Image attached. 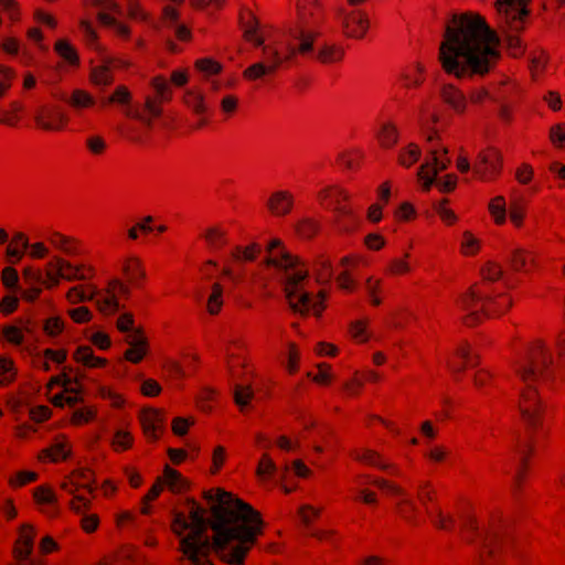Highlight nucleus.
<instances>
[{"label":"nucleus","mask_w":565,"mask_h":565,"mask_svg":"<svg viewBox=\"0 0 565 565\" xmlns=\"http://www.w3.org/2000/svg\"><path fill=\"white\" fill-rule=\"evenodd\" d=\"M212 503L213 537L209 535L210 522L203 508L188 500L189 518L174 516L173 531L180 540L183 555L193 565H213L210 555L215 552L227 564L241 565L262 533L263 521L257 511L231 493L216 490L205 493Z\"/></svg>","instance_id":"obj_1"},{"label":"nucleus","mask_w":565,"mask_h":565,"mask_svg":"<svg viewBox=\"0 0 565 565\" xmlns=\"http://www.w3.org/2000/svg\"><path fill=\"white\" fill-rule=\"evenodd\" d=\"M499 38L486 21L473 14H455L445 28L439 60L457 77L483 75L499 57Z\"/></svg>","instance_id":"obj_2"},{"label":"nucleus","mask_w":565,"mask_h":565,"mask_svg":"<svg viewBox=\"0 0 565 565\" xmlns=\"http://www.w3.org/2000/svg\"><path fill=\"white\" fill-rule=\"evenodd\" d=\"M317 0H299L298 20L287 26L276 39L265 44L257 35V23H244V35L255 46L262 49V60L248 66L243 75L248 81L262 79L274 74L285 63H290L297 54L313 52L315 40L319 36L318 20L315 15Z\"/></svg>","instance_id":"obj_3"},{"label":"nucleus","mask_w":565,"mask_h":565,"mask_svg":"<svg viewBox=\"0 0 565 565\" xmlns=\"http://www.w3.org/2000/svg\"><path fill=\"white\" fill-rule=\"evenodd\" d=\"M514 370L524 384L519 407L530 434L541 425L542 420L543 408L536 394L535 383L539 380L545 381L553 376V356L542 341H536L527 347L526 351L514 362Z\"/></svg>","instance_id":"obj_4"},{"label":"nucleus","mask_w":565,"mask_h":565,"mask_svg":"<svg viewBox=\"0 0 565 565\" xmlns=\"http://www.w3.org/2000/svg\"><path fill=\"white\" fill-rule=\"evenodd\" d=\"M267 250L269 256L263 263L277 269L278 280L284 287L292 311L301 315L312 311L315 315H320L323 310L324 295L320 292L318 298H313L311 292L305 290L308 270L302 266L301 260L281 247V242L277 238L269 242Z\"/></svg>","instance_id":"obj_5"},{"label":"nucleus","mask_w":565,"mask_h":565,"mask_svg":"<svg viewBox=\"0 0 565 565\" xmlns=\"http://www.w3.org/2000/svg\"><path fill=\"white\" fill-rule=\"evenodd\" d=\"M483 284L481 288H470L465 295L458 299L460 309L465 312V323L472 326L481 321L482 318L490 316L491 312H500L501 307L504 309L511 306L508 299L503 305L495 300L494 291L490 289V285L502 278L503 271L499 265L489 262L481 269Z\"/></svg>","instance_id":"obj_6"},{"label":"nucleus","mask_w":565,"mask_h":565,"mask_svg":"<svg viewBox=\"0 0 565 565\" xmlns=\"http://www.w3.org/2000/svg\"><path fill=\"white\" fill-rule=\"evenodd\" d=\"M530 0H497V10L502 28L518 32L523 29L529 14Z\"/></svg>","instance_id":"obj_7"},{"label":"nucleus","mask_w":565,"mask_h":565,"mask_svg":"<svg viewBox=\"0 0 565 565\" xmlns=\"http://www.w3.org/2000/svg\"><path fill=\"white\" fill-rule=\"evenodd\" d=\"M34 121L44 131L57 132L66 128L70 118L58 106L43 105L38 108Z\"/></svg>","instance_id":"obj_8"},{"label":"nucleus","mask_w":565,"mask_h":565,"mask_svg":"<svg viewBox=\"0 0 565 565\" xmlns=\"http://www.w3.org/2000/svg\"><path fill=\"white\" fill-rule=\"evenodd\" d=\"M431 162H426L420 166L418 170V178L423 182V189L429 191L431 185L436 182V175L439 171L447 169L449 160L444 159L441 154L447 153L444 147H431L429 150Z\"/></svg>","instance_id":"obj_9"},{"label":"nucleus","mask_w":565,"mask_h":565,"mask_svg":"<svg viewBox=\"0 0 565 565\" xmlns=\"http://www.w3.org/2000/svg\"><path fill=\"white\" fill-rule=\"evenodd\" d=\"M128 294V287L119 279L109 281L105 292L96 294V303L100 313L105 316L114 315L119 309V296Z\"/></svg>","instance_id":"obj_10"},{"label":"nucleus","mask_w":565,"mask_h":565,"mask_svg":"<svg viewBox=\"0 0 565 565\" xmlns=\"http://www.w3.org/2000/svg\"><path fill=\"white\" fill-rule=\"evenodd\" d=\"M339 18L347 36L362 39L369 29V19L366 14L360 10L350 12L341 10Z\"/></svg>","instance_id":"obj_11"},{"label":"nucleus","mask_w":565,"mask_h":565,"mask_svg":"<svg viewBox=\"0 0 565 565\" xmlns=\"http://www.w3.org/2000/svg\"><path fill=\"white\" fill-rule=\"evenodd\" d=\"M372 483L375 484L376 487H379L381 490H383L385 493H387L390 495L399 497L401 498V500L398 502L399 514L408 522H412V523L415 522L413 514L417 511V507L414 503V501H412L406 495V493L404 492V490L402 488L397 487L394 483L388 482L385 479H374V480H372Z\"/></svg>","instance_id":"obj_12"},{"label":"nucleus","mask_w":565,"mask_h":565,"mask_svg":"<svg viewBox=\"0 0 565 565\" xmlns=\"http://www.w3.org/2000/svg\"><path fill=\"white\" fill-rule=\"evenodd\" d=\"M465 526L467 531L471 533V537L468 540L472 542L476 539H480L482 547L487 551L489 557H493L503 540L502 534L497 530L481 531L477 522L472 519L467 520Z\"/></svg>","instance_id":"obj_13"},{"label":"nucleus","mask_w":565,"mask_h":565,"mask_svg":"<svg viewBox=\"0 0 565 565\" xmlns=\"http://www.w3.org/2000/svg\"><path fill=\"white\" fill-rule=\"evenodd\" d=\"M105 104L122 106V114L127 119H140L141 114L138 104H132V95L127 86L118 85Z\"/></svg>","instance_id":"obj_14"},{"label":"nucleus","mask_w":565,"mask_h":565,"mask_svg":"<svg viewBox=\"0 0 565 565\" xmlns=\"http://www.w3.org/2000/svg\"><path fill=\"white\" fill-rule=\"evenodd\" d=\"M143 437L156 440L166 428V419L160 409L143 405Z\"/></svg>","instance_id":"obj_15"},{"label":"nucleus","mask_w":565,"mask_h":565,"mask_svg":"<svg viewBox=\"0 0 565 565\" xmlns=\"http://www.w3.org/2000/svg\"><path fill=\"white\" fill-rule=\"evenodd\" d=\"M47 241L55 249H58L67 256H76L82 253V243L77 238L64 235L60 232L51 233Z\"/></svg>","instance_id":"obj_16"},{"label":"nucleus","mask_w":565,"mask_h":565,"mask_svg":"<svg viewBox=\"0 0 565 565\" xmlns=\"http://www.w3.org/2000/svg\"><path fill=\"white\" fill-rule=\"evenodd\" d=\"M70 454L71 447L67 437L65 435H60L50 447L40 452L39 459H49L52 462H60L66 460Z\"/></svg>","instance_id":"obj_17"},{"label":"nucleus","mask_w":565,"mask_h":565,"mask_svg":"<svg viewBox=\"0 0 565 565\" xmlns=\"http://www.w3.org/2000/svg\"><path fill=\"white\" fill-rule=\"evenodd\" d=\"M45 279L43 286L53 289L58 286L61 279H65L64 258L54 256L45 265Z\"/></svg>","instance_id":"obj_18"},{"label":"nucleus","mask_w":565,"mask_h":565,"mask_svg":"<svg viewBox=\"0 0 565 565\" xmlns=\"http://www.w3.org/2000/svg\"><path fill=\"white\" fill-rule=\"evenodd\" d=\"M73 359L75 362L88 369H103L108 364V360L106 358L96 356L89 345H79L74 351Z\"/></svg>","instance_id":"obj_19"},{"label":"nucleus","mask_w":565,"mask_h":565,"mask_svg":"<svg viewBox=\"0 0 565 565\" xmlns=\"http://www.w3.org/2000/svg\"><path fill=\"white\" fill-rule=\"evenodd\" d=\"M162 20L167 28L174 31L175 36L181 41H188L191 38L190 30L179 23V13L172 7H164L162 12Z\"/></svg>","instance_id":"obj_20"},{"label":"nucleus","mask_w":565,"mask_h":565,"mask_svg":"<svg viewBox=\"0 0 565 565\" xmlns=\"http://www.w3.org/2000/svg\"><path fill=\"white\" fill-rule=\"evenodd\" d=\"M64 274L65 280H90L96 275V269L92 265L78 264L73 265L71 262L64 259Z\"/></svg>","instance_id":"obj_21"},{"label":"nucleus","mask_w":565,"mask_h":565,"mask_svg":"<svg viewBox=\"0 0 565 565\" xmlns=\"http://www.w3.org/2000/svg\"><path fill=\"white\" fill-rule=\"evenodd\" d=\"M29 247V238L22 233H15L7 246V257L12 264L20 262Z\"/></svg>","instance_id":"obj_22"},{"label":"nucleus","mask_w":565,"mask_h":565,"mask_svg":"<svg viewBox=\"0 0 565 565\" xmlns=\"http://www.w3.org/2000/svg\"><path fill=\"white\" fill-rule=\"evenodd\" d=\"M499 161L500 157L495 150H490L489 152H481L478 157V164H476L473 171L475 173L484 179L487 178V172H498L499 171Z\"/></svg>","instance_id":"obj_23"},{"label":"nucleus","mask_w":565,"mask_h":565,"mask_svg":"<svg viewBox=\"0 0 565 565\" xmlns=\"http://www.w3.org/2000/svg\"><path fill=\"white\" fill-rule=\"evenodd\" d=\"M441 97L455 111L461 114L466 109V96L454 85L446 84L441 87Z\"/></svg>","instance_id":"obj_24"},{"label":"nucleus","mask_w":565,"mask_h":565,"mask_svg":"<svg viewBox=\"0 0 565 565\" xmlns=\"http://www.w3.org/2000/svg\"><path fill=\"white\" fill-rule=\"evenodd\" d=\"M75 111L93 108L96 104L94 96L85 89L76 88L68 98H63Z\"/></svg>","instance_id":"obj_25"},{"label":"nucleus","mask_w":565,"mask_h":565,"mask_svg":"<svg viewBox=\"0 0 565 565\" xmlns=\"http://www.w3.org/2000/svg\"><path fill=\"white\" fill-rule=\"evenodd\" d=\"M292 206V196L286 191H277L268 200V207L273 214L281 216L289 213Z\"/></svg>","instance_id":"obj_26"},{"label":"nucleus","mask_w":565,"mask_h":565,"mask_svg":"<svg viewBox=\"0 0 565 565\" xmlns=\"http://www.w3.org/2000/svg\"><path fill=\"white\" fill-rule=\"evenodd\" d=\"M52 383H62L63 387H65V394H66V405L70 407L75 406L78 403L83 402V397L79 395V388L78 387H72L71 385L74 383L78 385V380H72L66 374H62L60 376H56L52 379Z\"/></svg>","instance_id":"obj_27"},{"label":"nucleus","mask_w":565,"mask_h":565,"mask_svg":"<svg viewBox=\"0 0 565 565\" xmlns=\"http://www.w3.org/2000/svg\"><path fill=\"white\" fill-rule=\"evenodd\" d=\"M125 341L131 345L124 353L125 360L131 363L141 362V329L137 328L132 333L126 335Z\"/></svg>","instance_id":"obj_28"},{"label":"nucleus","mask_w":565,"mask_h":565,"mask_svg":"<svg viewBox=\"0 0 565 565\" xmlns=\"http://www.w3.org/2000/svg\"><path fill=\"white\" fill-rule=\"evenodd\" d=\"M96 287L92 284L78 285L68 289L66 299L71 303H79L93 300L96 297Z\"/></svg>","instance_id":"obj_29"},{"label":"nucleus","mask_w":565,"mask_h":565,"mask_svg":"<svg viewBox=\"0 0 565 565\" xmlns=\"http://www.w3.org/2000/svg\"><path fill=\"white\" fill-rule=\"evenodd\" d=\"M121 277L128 284H137L141 276V263L138 257H127L121 265Z\"/></svg>","instance_id":"obj_30"},{"label":"nucleus","mask_w":565,"mask_h":565,"mask_svg":"<svg viewBox=\"0 0 565 565\" xmlns=\"http://www.w3.org/2000/svg\"><path fill=\"white\" fill-rule=\"evenodd\" d=\"M54 51L71 66L79 65V56L77 54V51L67 40H57L54 44Z\"/></svg>","instance_id":"obj_31"},{"label":"nucleus","mask_w":565,"mask_h":565,"mask_svg":"<svg viewBox=\"0 0 565 565\" xmlns=\"http://www.w3.org/2000/svg\"><path fill=\"white\" fill-rule=\"evenodd\" d=\"M323 199H330L332 204L334 205V211L341 215L347 216L351 214L350 209H348L345 205L341 204V200L348 199V193L344 192L341 189L335 190H324L321 194Z\"/></svg>","instance_id":"obj_32"},{"label":"nucleus","mask_w":565,"mask_h":565,"mask_svg":"<svg viewBox=\"0 0 565 565\" xmlns=\"http://www.w3.org/2000/svg\"><path fill=\"white\" fill-rule=\"evenodd\" d=\"M139 558L138 547L134 545H122L115 556V565H135Z\"/></svg>","instance_id":"obj_33"},{"label":"nucleus","mask_w":565,"mask_h":565,"mask_svg":"<svg viewBox=\"0 0 565 565\" xmlns=\"http://www.w3.org/2000/svg\"><path fill=\"white\" fill-rule=\"evenodd\" d=\"M90 81L97 86H108L114 82V75L108 64L96 66L90 72Z\"/></svg>","instance_id":"obj_34"},{"label":"nucleus","mask_w":565,"mask_h":565,"mask_svg":"<svg viewBox=\"0 0 565 565\" xmlns=\"http://www.w3.org/2000/svg\"><path fill=\"white\" fill-rule=\"evenodd\" d=\"M96 415L97 409L93 406L79 407L72 413L70 424L79 427L93 422Z\"/></svg>","instance_id":"obj_35"},{"label":"nucleus","mask_w":565,"mask_h":565,"mask_svg":"<svg viewBox=\"0 0 565 565\" xmlns=\"http://www.w3.org/2000/svg\"><path fill=\"white\" fill-rule=\"evenodd\" d=\"M72 479L79 486V488L87 489L89 492L94 491V471L89 468L75 469L71 472Z\"/></svg>","instance_id":"obj_36"},{"label":"nucleus","mask_w":565,"mask_h":565,"mask_svg":"<svg viewBox=\"0 0 565 565\" xmlns=\"http://www.w3.org/2000/svg\"><path fill=\"white\" fill-rule=\"evenodd\" d=\"M343 54L344 52L341 47L324 44L317 51L316 57L322 63H332L340 61Z\"/></svg>","instance_id":"obj_37"},{"label":"nucleus","mask_w":565,"mask_h":565,"mask_svg":"<svg viewBox=\"0 0 565 565\" xmlns=\"http://www.w3.org/2000/svg\"><path fill=\"white\" fill-rule=\"evenodd\" d=\"M260 250V246L256 243H253L245 248L236 246L231 255L236 262H253L256 259Z\"/></svg>","instance_id":"obj_38"},{"label":"nucleus","mask_w":565,"mask_h":565,"mask_svg":"<svg viewBox=\"0 0 565 565\" xmlns=\"http://www.w3.org/2000/svg\"><path fill=\"white\" fill-rule=\"evenodd\" d=\"M33 499L38 504H55L57 499L51 487L42 484L33 490Z\"/></svg>","instance_id":"obj_39"},{"label":"nucleus","mask_w":565,"mask_h":565,"mask_svg":"<svg viewBox=\"0 0 565 565\" xmlns=\"http://www.w3.org/2000/svg\"><path fill=\"white\" fill-rule=\"evenodd\" d=\"M134 119H127L118 126L120 136L131 142H137L140 137V129L138 124L132 121Z\"/></svg>","instance_id":"obj_40"},{"label":"nucleus","mask_w":565,"mask_h":565,"mask_svg":"<svg viewBox=\"0 0 565 565\" xmlns=\"http://www.w3.org/2000/svg\"><path fill=\"white\" fill-rule=\"evenodd\" d=\"M39 479V475L34 471L21 470L14 476L10 477L9 486L11 488H22L29 483L35 482Z\"/></svg>","instance_id":"obj_41"},{"label":"nucleus","mask_w":565,"mask_h":565,"mask_svg":"<svg viewBox=\"0 0 565 565\" xmlns=\"http://www.w3.org/2000/svg\"><path fill=\"white\" fill-rule=\"evenodd\" d=\"M164 481L172 491H182L188 487L186 480L171 468L166 469Z\"/></svg>","instance_id":"obj_42"},{"label":"nucleus","mask_w":565,"mask_h":565,"mask_svg":"<svg viewBox=\"0 0 565 565\" xmlns=\"http://www.w3.org/2000/svg\"><path fill=\"white\" fill-rule=\"evenodd\" d=\"M134 438L129 431L117 430L111 440V447L115 451H126L132 446Z\"/></svg>","instance_id":"obj_43"},{"label":"nucleus","mask_w":565,"mask_h":565,"mask_svg":"<svg viewBox=\"0 0 565 565\" xmlns=\"http://www.w3.org/2000/svg\"><path fill=\"white\" fill-rule=\"evenodd\" d=\"M222 297H223L222 286L220 284H214L212 286V292L207 299V311L211 315H216L220 311L222 303H223Z\"/></svg>","instance_id":"obj_44"},{"label":"nucleus","mask_w":565,"mask_h":565,"mask_svg":"<svg viewBox=\"0 0 565 565\" xmlns=\"http://www.w3.org/2000/svg\"><path fill=\"white\" fill-rule=\"evenodd\" d=\"M514 450L520 457L521 463H525L527 455L532 450L530 436H521L520 434L515 435V445Z\"/></svg>","instance_id":"obj_45"},{"label":"nucleus","mask_w":565,"mask_h":565,"mask_svg":"<svg viewBox=\"0 0 565 565\" xmlns=\"http://www.w3.org/2000/svg\"><path fill=\"white\" fill-rule=\"evenodd\" d=\"M377 137L383 147H392L397 142L396 128L391 124H385L382 126Z\"/></svg>","instance_id":"obj_46"},{"label":"nucleus","mask_w":565,"mask_h":565,"mask_svg":"<svg viewBox=\"0 0 565 565\" xmlns=\"http://www.w3.org/2000/svg\"><path fill=\"white\" fill-rule=\"evenodd\" d=\"M254 397V391L249 385H235L234 387V399L235 403L241 407L248 405L249 401Z\"/></svg>","instance_id":"obj_47"},{"label":"nucleus","mask_w":565,"mask_h":565,"mask_svg":"<svg viewBox=\"0 0 565 565\" xmlns=\"http://www.w3.org/2000/svg\"><path fill=\"white\" fill-rule=\"evenodd\" d=\"M489 210L498 224H503L505 222L507 210L503 196L494 198L489 204Z\"/></svg>","instance_id":"obj_48"},{"label":"nucleus","mask_w":565,"mask_h":565,"mask_svg":"<svg viewBox=\"0 0 565 565\" xmlns=\"http://www.w3.org/2000/svg\"><path fill=\"white\" fill-rule=\"evenodd\" d=\"M184 102L190 108H192L199 115L205 113L206 110V106L201 94L189 90L184 96Z\"/></svg>","instance_id":"obj_49"},{"label":"nucleus","mask_w":565,"mask_h":565,"mask_svg":"<svg viewBox=\"0 0 565 565\" xmlns=\"http://www.w3.org/2000/svg\"><path fill=\"white\" fill-rule=\"evenodd\" d=\"M23 280L30 286H42L44 281L43 273L40 268L25 267L22 273Z\"/></svg>","instance_id":"obj_50"},{"label":"nucleus","mask_w":565,"mask_h":565,"mask_svg":"<svg viewBox=\"0 0 565 565\" xmlns=\"http://www.w3.org/2000/svg\"><path fill=\"white\" fill-rule=\"evenodd\" d=\"M420 157V150L415 145H409L407 149L402 150L399 153L398 160L399 163L405 167H411L414 162H416Z\"/></svg>","instance_id":"obj_51"},{"label":"nucleus","mask_w":565,"mask_h":565,"mask_svg":"<svg viewBox=\"0 0 565 565\" xmlns=\"http://www.w3.org/2000/svg\"><path fill=\"white\" fill-rule=\"evenodd\" d=\"M509 262L511 264L512 269L518 271L525 268V266L530 262V258L524 249L516 248L511 252Z\"/></svg>","instance_id":"obj_52"},{"label":"nucleus","mask_w":565,"mask_h":565,"mask_svg":"<svg viewBox=\"0 0 565 565\" xmlns=\"http://www.w3.org/2000/svg\"><path fill=\"white\" fill-rule=\"evenodd\" d=\"M14 72L11 67L0 66V99L7 94L12 85Z\"/></svg>","instance_id":"obj_53"},{"label":"nucleus","mask_w":565,"mask_h":565,"mask_svg":"<svg viewBox=\"0 0 565 565\" xmlns=\"http://www.w3.org/2000/svg\"><path fill=\"white\" fill-rule=\"evenodd\" d=\"M44 332L50 337H57L64 330V321L60 317H52L45 320Z\"/></svg>","instance_id":"obj_54"},{"label":"nucleus","mask_w":565,"mask_h":565,"mask_svg":"<svg viewBox=\"0 0 565 565\" xmlns=\"http://www.w3.org/2000/svg\"><path fill=\"white\" fill-rule=\"evenodd\" d=\"M2 334L8 342L14 345H21L24 341L22 330L15 326H4Z\"/></svg>","instance_id":"obj_55"},{"label":"nucleus","mask_w":565,"mask_h":565,"mask_svg":"<svg viewBox=\"0 0 565 565\" xmlns=\"http://www.w3.org/2000/svg\"><path fill=\"white\" fill-rule=\"evenodd\" d=\"M316 270L318 271V281L319 282L329 281L333 275L329 259L323 258V257H321L317 260Z\"/></svg>","instance_id":"obj_56"},{"label":"nucleus","mask_w":565,"mask_h":565,"mask_svg":"<svg viewBox=\"0 0 565 565\" xmlns=\"http://www.w3.org/2000/svg\"><path fill=\"white\" fill-rule=\"evenodd\" d=\"M99 523L100 520L96 513L83 515L79 522L81 529L87 534L95 533L99 526Z\"/></svg>","instance_id":"obj_57"},{"label":"nucleus","mask_w":565,"mask_h":565,"mask_svg":"<svg viewBox=\"0 0 565 565\" xmlns=\"http://www.w3.org/2000/svg\"><path fill=\"white\" fill-rule=\"evenodd\" d=\"M277 471L275 462L268 455H264L257 467V475L262 478L271 477Z\"/></svg>","instance_id":"obj_58"},{"label":"nucleus","mask_w":565,"mask_h":565,"mask_svg":"<svg viewBox=\"0 0 565 565\" xmlns=\"http://www.w3.org/2000/svg\"><path fill=\"white\" fill-rule=\"evenodd\" d=\"M68 316L75 323L79 324L87 323L93 318L90 310L85 306L68 310Z\"/></svg>","instance_id":"obj_59"},{"label":"nucleus","mask_w":565,"mask_h":565,"mask_svg":"<svg viewBox=\"0 0 565 565\" xmlns=\"http://www.w3.org/2000/svg\"><path fill=\"white\" fill-rule=\"evenodd\" d=\"M86 146L92 154L100 156L106 151L107 143L100 136H92L87 138Z\"/></svg>","instance_id":"obj_60"},{"label":"nucleus","mask_w":565,"mask_h":565,"mask_svg":"<svg viewBox=\"0 0 565 565\" xmlns=\"http://www.w3.org/2000/svg\"><path fill=\"white\" fill-rule=\"evenodd\" d=\"M89 341L92 342L93 345H95L97 349L103 350V351H106V350L110 349V347H111L110 337L103 331L94 332L89 337Z\"/></svg>","instance_id":"obj_61"},{"label":"nucleus","mask_w":565,"mask_h":565,"mask_svg":"<svg viewBox=\"0 0 565 565\" xmlns=\"http://www.w3.org/2000/svg\"><path fill=\"white\" fill-rule=\"evenodd\" d=\"M52 409L45 405H39L30 409V418L35 423H43L51 418Z\"/></svg>","instance_id":"obj_62"},{"label":"nucleus","mask_w":565,"mask_h":565,"mask_svg":"<svg viewBox=\"0 0 565 565\" xmlns=\"http://www.w3.org/2000/svg\"><path fill=\"white\" fill-rule=\"evenodd\" d=\"M205 239L214 248L226 244L225 234L217 228H210L205 234Z\"/></svg>","instance_id":"obj_63"},{"label":"nucleus","mask_w":565,"mask_h":565,"mask_svg":"<svg viewBox=\"0 0 565 565\" xmlns=\"http://www.w3.org/2000/svg\"><path fill=\"white\" fill-rule=\"evenodd\" d=\"M1 280L4 287L13 288L19 281V275L15 268L8 266L2 269Z\"/></svg>","instance_id":"obj_64"}]
</instances>
